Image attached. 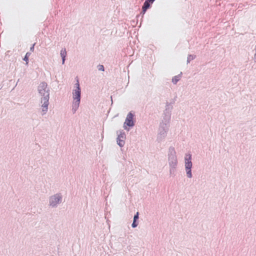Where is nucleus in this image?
Masks as SVG:
<instances>
[{
  "label": "nucleus",
  "mask_w": 256,
  "mask_h": 256,
  "mask_svg": "<svg viewBox=\"0 0 256 256\" xmlns=\"http://www.w3.org/2000/svg\"><path fill=\"white\" fill-rule=\"evenodd\" d=\"M76 85V88L74 90V92H73L74 102L72 104V108L74 109V111H76L79 106L80 98V90L78 80L77 81Z\"/></svg>",
  "instance_id": "f257e3e1"
},
{
  "label": "nucleus",
  "mask_w": 256,
  "mask_h": 256,
  "mask_svg": "<svg viewBox=\"0 0 256 256\" xmlns=\"http://www.w3.org/2000/svg\"><path fill=\"white\" fill-rule=\"evenodd\" d=\"M46 94L45 97H44L43 99L42 100V102H43L42 106V111L44 112V114H45L47 112L48 105L49 94Z\"/></svg>",
  "instance_id": "f03ea898"
},
{
  "label": "nucleus",
  "mask_w": 256,
  "mask_h": 256,
  "mask_svg": "<svg viewBox=\"0 0 256 256\" xmlns=\"http://www.w3.org/2000/svg\"><path fill=\"white\" fill-rule=\"evenodd\" d=\"M192 156L190 154H186L185 156V166L186 170L191 169L192 162H191Z\"/></svg>",
  "instance_id": "7ed1b4c3"
},
{
  "label": "nucleus",
  "mask_w": 256,
  "mask_h": 256,
  "mask_svg": "<svg viewBox=\"0 0 256 256\" xmlns=\"http://www.w3.org/2000/svg\"><path fill=\"white\" fill-rule=\"evenodd\" d=\"M47 85L46 83H42L40 84L38 86V90L40 93L45 97L46 94H48V90H46Z\"/></svg>",
  "instance_id": "20e7f679"
},
{
  "label": "nucleus",
  "mask_w": 256,
  "mask_h": 256,
  "mask_svg": "<svg viewBox=\"0 0 256 256\" xmlns=\"http://www.w3.org/2000/svg\"><path fill=\"white\" fill-rule=\"evenodd\" d=\"M133 114L130 112L126 116V120L124 122V124H126L129 126H134V122H133Z\"/></svg>",
  "instance_id": "39448f33"
},
{
  "label": "nucleus",
  "mask_w": 256,
  "mask_h": 256,
  "mask_svg": "<svg viewBox=\"0 0 256 256\" xmlns=\"http://www.w3.org/2000/svg\"><path fill=\"white\" fill-rule=\"evenodd\" d=\"M61 197L58 195L54 196L51 197L50 199V204L51 206H54L61 200Z\"/></svg>",
  "instance_id": "423d86ee"
},
{
  "label": "nucleus",
  "mask_w": 256,
  "mask_h": 256,
  "mask_svg": "<svg viewBox=\"0 0 256 256\" xmlns=\"http://www.w3.org/2000/svg\"><path fill=\"white\" fill-rule=\"evenodd\" d=\"M125 134L124 133L120 134L118 135L117 138L118 144L120 146H122L124 144Z\"/></svg>",
  "instance_id": "0eeeda50"
},
{
  "label": "nucleus",
  "mask_w": 256,
  "mask_h": 256,
  "mask_svg": "<svg viewBox=\"0 0 256 256\" xmlns=\"http://www.w3.org/2000/svg\"><path fill=\"white\" fill-rule=\"evenodd\" d=\"M150 2L149 0H146L145 1V2H144V5L142 8V12H144V14L145 12H146V10H147V9H148L150 8Z\"/></svg>",
  "instance_id": "6e6552de"
},
{
  "label": "nucleus",
  "mask_w": 256,
  "mask_h": 256,
  "mask_svg": "<svg viewBox=\"0 0 256 256\" xmlns=\"http://www.w3.org/2000/svg\"><path fill=\"white\" fill-rule=\"evenodd\" d=\"M60 54L62 59V64H64V63L66 56V49H62L60 51Z\"/></svg>",
  "instance_id": "1a4fd4ad"
},
{
  "label": "nucleus",
  "mask_w": 256,
  "mask_h": 256,
  "mask_svg": "<svg viewBox=\"0 0 256 256\" xmlns=\"http://www.w3.org/2000/svg\"><path fill=\"white\" fill-rule=\"evenodd\" d=\"M180 76H174L172 80V82L174 83V84H176L179 80H180Z\"/></svg>",
  "instance_id": "9d476101"
},
{
  "label": "nucleus",
  "mask_w": 256,
  "mask_h": 256,
  "mask_svg": "<svg viewBox=\"0 0 256 256\" xmlns=\"http://www.w3.org/2000/svg\"><path fill=\"white\" fill-rule=\"evenodd\" d=\"M30 55V53L27 52L24 58V60H25L26 62V64H28V56Z\"/></svg>",
  "instance_id": "9b49d317"
},
{
  "label": "nucleus",
  "mask_w": 256,
  "mask_h": 256,
  "mask_svg": "<svg viewBox=\"0 0 256 256\" xmlns=\"http://www.w3.org/2000/svg\"><path fill=\"white\" fill-rule=\"evenodd\" d=\"M187 176L188 178H191L192 176V172H191V170H186Z\"/></svg>",
  "instance_id": "f8f14e48"
},
{
  "label": "nucleus",
  "mask_w": 256,
  "mask_h": 256,
  "mask_svg": "<svg viewBox=\"0 0 256 256\" xmlns=\"http://www.w3.org/2000/svg\"><path fill=\"white\" fill-rule=\"evenodd\" d=\"M98 68L100 70L104 71V67L102 65H99L98 66Z\"/></svg>",
  "instance_id": "ddd939ff"
},
{
  "label": "nucleus",
  "mask_w": 256,
  "mask_h": 256,
  "mask_svg": "<svg viewBox=\"0 0 256 256\" xmlns=\"http://www.w3.org/2000/svg\"><path fill=\"white\" fill-rule=\"evenodd\" d=\"M138 218V212H137L136 214L134 216V220L136 221Z\"/></svg>",
  "instance_id": "4468645a"
},
{
  "label": "nucleus",
  "mask_w": 256,
  "mask_h": 256,
  "mask_svg": "<svg viewBox=\"0 0 256 256\" xmlns=\"http://www.w3.org/2000/svg\"><path fill=\"white\" fill-rule=\"evenodd\" d=\"M138 226V224L136 222V221L134 220L133 223L132 224V226L133 228H135Z\"/></svg>",
  "instance_id": "2eb2a0df"
},
{
  "label": "nucleus",
  "mask_w": 256,
  "mask_h": 256,
  "mask_svg": "<svg viewBox=\"0 0 256 256\" xmlns=\"http://www.w3.org/2000/svg\"><path fill=\"white\" fill-rule=\"evenodd\" d=\"M34 44L33 45V46L30 48V50H34Z\"/></svg>",
  "instance_id": "dca6fc26"
}]
</instances>
